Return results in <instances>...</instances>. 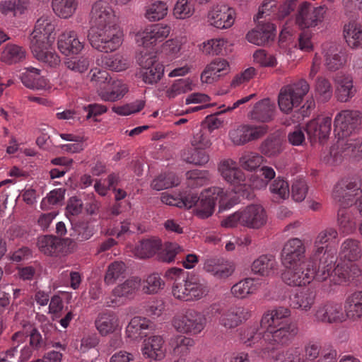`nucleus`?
Returning a JSON list of instances; mask_svg holds the SVG:
<instances>
[{"mask_svg":"<svg viewBox=\"0 0 362 362\" xmlns=\"http://www.w3.org/2000/svg\"><path fill=\"white\" fill-rule=\"evenodd\" d=\"M234 10L225 4L214 6L208 14L210 25L218 29L230 28L235 21Z\"/></svg>","mask_w":362,"mask_h":362,"instance_id":"nucleus-15","label":"nucleus"},{"mask_svg":"<svg viewBox=\"0 0 362 362\" xmlns=\"http://www.w3.org/2000/svg\"><path fill=\"white\" fill-rule=\"evenodd\" d=\"M255 290L254 280L250 278L240 281L231 288L232 293L238 298H246L248 295L253 293Z\"/></svg>","mask_w":362,"mask_h":362,"instance_id":"nucleus-57","label":"nucleus"},{"mask_svg":"<svg viewBox=\"0 0 362 362\" xmlns=\"http://www.w3.org/2000/svg\"><path fill=\"white\" fill-rule=\"evenodd\" d=\"M268 132L269 127L266 124H244L231 130L229 136L235 145L243 146L262 138Z\"/></svg>","mask_w":362,"mask_h":362,"instance_id":"nucleus-11","label":"nucleus"},{"mask_svg":"<svg viewBox=\"0 0 362 362\" xmlns=\"http://www.w3.org/2000/svg\"><path fill=\"white\" fill-rule=\"evenodd\" d=\"M194 340L192 338L178 335L171 341L173 353L175 356L184 357L189 353L190 349L194 346Z\"/></svg>","mask_w":362,"mask_h":362,"instance_id":"nucleus-48","label":"nucleus"},{"mask_svg":"<svg viewBox=\"0 0 362 362\" xmlns=\"http://www.w3.org/2000/svg\"><path fill=\"white\" fill-rule=\"evenodd\" d=\"M362 276V270L356 264L339 262L333 264L332 281L335 284L349 282Z\"/></svg>","mask_w":362,"mask_h":362,"instance_id":"nucleus-18","label":"nucleus"},{"mask_svg":"<svg viewBox=\"0 0 362 362\" xmlns=\"http://www.w3.org/2000/svg\"><path fill=\"white\" fill-rule=\"evenodd\" d=\"M161 241L158 238L142 240L135 247V255L141 259L151 257L161 248Z\"/></svg>","mask_w":362,"mask_h":362,"instance_id":"nucleus-38","label":"nucleus"},{"mask_svg":"<svg viewBox=\"0 0 362 362\" xmlns=\"http://www.w3.org/2000/svg\"><path fill=\"white\" fill-rule=\"evenodd\" d=\"M346 316L354 320L362 317V291H355L346 300Z\"/></svg>","mask_w":362,"mask_h":362,"instance_id":"nucleus-41","label":"nucleus"},{"mask_svg":"<svg viewBox=\"0 0 362 362\" xmlns=\"http://www.w3.org/2000/svg\"><path fill=\"white\" fill-rule=\"evenodd\" d=\"M103 62L105 66L115 71H124L129 66L128 59L121 54H116L110 57H105Z\"/></svg>","mask_w":362,"mask_h":362,"instance_id":"nucleus-60","label":"nucleus"},{"mask_svg":"<svg viewBox=\"0 0 362 362\" xmlns=\"http://www.w3.org/2000/svg\"><path fill=\"white\" fill-rule=\"evenodd\" d=\"M193 6L188 0H177L174 8L173 15L177 19H186L194 13Z\"/></svg>","mask_w":362,"mask_h":362,"instance_id":"nucleus-62","label":"nucleus"},{"mask_svg":"<svg viewBox=\"0 0 362 362\" xmlns=\"http://www.w3.org/2000/svg\"><path fill=\"white\" fill-rule=\"evenodd\" d=\"M179 183L178 178L173 173L160 174L155 178L151 186L153 189L160 191L165 189L177 186Z\"/></svg>","mask_w":362,"mask_h":362,"instance_id":"nucleus-55","label":"nucleus"},{"mask_svg":"<svg viewBox=\"0 0 362 362\" xmlns=\"http://www.w3.org/2000/svg\"><path fill=\"white\" fill-rule=\"evenodd\" d=\"M170 27L165 25H153L141 33L142 45L148 47L163 41L170 34Z\"/></svg>","mask_w":362,"mask_h":362,"instance_id":"nucleus-29","label":"nucleus"},{"mask_svg":"<svg viewBox=\"0 0 362 362\" xmlns=\"http://www.w3.org/2000/svg\"><path fill=\"white\" fill-rule=\"evenodd\" d=\"M26 51L16 45H6L1 55V62L8 64H16L25 59Z\"/></svg>","mask_w":362,"mask_h":362,"instance_id":"nucleus-42","label":"nucleus"},{"mask_svg":"<svg viewBox=\"0 0 362 362\" xmlns=\"http://www.w3.org/2000/svg\"><path fill=\"white\" fill-rule=\"evenodd\" d=\"M362 193V180L354 175L339 180L332 191L333 199L341 206L351 205L355 197Z\"/></svg>","mask_w":362,"mask_h":362,"instance_id":"nucleus-7","label":"nucleus"},{"mask_svg":"<svg viewBox=\"0 0 362 362\" xmlns=\"http://www.w3.org/2000/svg\"><path fill=\"white\" fill-rule=\"evenodd\" d=\"M204 270L218 279H225L233 273L234 268L230 262L223 258L211 257L205 259Z\"/></svg>","mask_w":362,"mask_h":362,"instance_id":"nucleus-23","label":"nucleus"},{"mask_svg":"<svg viewBox=\"0 0 362 362\" xmlns=\"http://www.w3.org/2000/svg\"><path fill=\"white\" fill-rule=\"evenodd\" d=\"M335 263L336 258H330L328 255H325L321 262L319 263L317 270H315L313 265L308 264V270H309V273H313L312 276H313L312 281L315 279L317 281L322 282L329 277L332 279L333 264Z\"/></svg>","mask_w":362,"mask_h":362,"instance_id":"nucleus-36","label":"nucleus"},{"mask_svg":"<svg viewBox=\"0 0 362 362\" xmlns=\"http://www.w3.org/2000/svg\"><path fill=\"white\" fill-rule=\"evenodd\" d=\"M229 70V64L225 59L216 58L208 64L201 75L203 83H211L221 75L226 74Z\"/></svg>","mask_w":362,"mask_h":362,"instance_id":"nucleus-26","label":"nucleus"},{"mask_svg":"<svg viewBox=\"0 0 362 362\" xmlns=\"http://www.w3.org/2000/svg\"><path fill=\"white\" fill-rule=\"evenodd\" d=\"M61 238L51 235L40 236L37 245L39 250L47 256L58 257L62 255Z\"/></svg>","mask_w":362,"mask_h":362,"instance_id":"nucleus-33","label":"nucleus"},{"mask_svg":"<svg viewBox=\"0 0 362 362\" xmlns=\"http://www.w3.org/2000/svg\"><path fill=\"white\" fill-rule=\"evenodd\" d=\"M168 13V2L163 0H157L146 7L145 17L150 21H158L163 19Z\"/></svg>","mask_w":362,"mask_h":362,"instance_id":"nucleus-44","label":"nucleus"},{"mask_svg":"<svg viewBox=\"0 0 362 362\" xmlns=\"http://www.w3.org/2000/svg\"><path fill=\"white\" fill-rule=\"evenodd\" d=\"M356 92L351 76H343L336 79L335 97L337 101L347 103L355 95Z\"/></svg>","mask_w":362,"mask_h":362,"instance_id":"nucleus-32","label":"nucleus"},{"mask_svg":"<svg viewBox=\"0 0 362 362\" xmlns=\"http://www.w3.org/2000/svg\"><path fill=\"white\" fill-rule=\"evenodd\" d=\"M339 209L337 212V224L339 230L345 234L352 233L356 228V223L351 214L345 209Z\"/></svg>","mask_w":362,"mask_h":362,"instance_id":"nucleus-53","label":"nucleus"},{"mask_svg":"<svg viewBox=\"0 0 362 362\" xmlns=\"http://www.w3.org/2000/svg\"><path fill=\"white\" fill-rule=\"evenodd\" d=\"M58 49L64 55L77 54L83 48V42H81L74 30H66L58 38Z\"/></svg>","mask_w":362,"mask_h":362,"instance_id":"nucleus-25","label":"nucleus"},{"mask_svg":"<svg viewBox=\"0 0 362 362\" xmlns=\"http://www.w3.org/2000/svg\"><path fill=\"white\" fill-rule=\"evenodd\" d=\"M199 198L196 212L197 216L205 218L212 215L216 202L220 204V207L224 205L227 199V194L223 189L213 187L204 190Z\"/></svg>","mask_w":362,"mask_h":362,"instance_id":"nucleus-9","label":"nucleus"},{"mask_svg":"<svg viewBox=\"0 0 362 362\" xmlns=\"http://www.w3.org/2000/svg\"><path fill=\"white\" fill-rule=\"evenodd\" d=\"M25 71L21 76V81L28 88L40 89L43 85L40 78V70L29 66L25 68Z\"/></svg>","mask_w":362,"mask_h":362,"instance_id":"nucleus-52","label":"nucleus"},{"mask_svg":"<svg viewBox=\"0 0 362 362\" xmlns=\"http://www.w3.org/2000/svg\"><path fill=\"white\" fill-rule=\"evenodd\" d=\"M90 81L98 88L100 98L105 101H116L122 98L127 92L120 83L112 81V77L107 71L100 69H91Z\"/></svg>","mask_w":362,"mask_h":362,"instance_id":"nucleus-4","label":"nucleus"},{"mask_svg":"<svg viewBox=\"0 0 362 362\" xmlns=\"http://www.w3.org/2000/svg\"><path fill=\"white\" fill-rule=\"evenodd\" d=\"M251 316L248 308L245 307H234L226 311L221 317V324L227 329L238 326L243 320H247Z\"/></svg>","mask_w":362,"mask_h":362,"instance_id":"nucleus-27","label":"nucleus"},{"mask_svg":"<svg viewBox=\"0 0 362 362\" xmlns=\"http://www.w3.org/2000/svg\"><path fill=\"white\" fill-rule=\"evenodd\" d=\"M30 6L29 0H4L0 2V12L17 16L25 13Z\"/></svg>","mask_w":362,"mask_h":362,"instance_id":"nucleus-40","label":"nucleus"},{"mask_svg":"<svg viewBox=\"0 0 362 362\" xmlns=\"http://www.w3.org/2000/svg\"><path fill=\"white\" fill-rule=\"evenodd\" d=\"M76 0H52L54 12L58 16L67 18L73 15L76 7Z\"/></svg>","mask_w":362,"mask_h":362,"instance_id":"nucleus-54","label":"nucleus"},{"mask_svg":"<svg viewBox=\"0 0 362 362\" xmlns=\"http://www.w3.org/2000/svg\"><path fill=\"white\" fill-rule=\"evenodd\" d=\"M310 90V85L305 79L283 86L278 96V105L281 112L288 114L300 105Z\"/></svg>","mask_w":362,"mask_h":362,"instance_id":"nucleus-5","label":"nucleus"},{"mask_svg":"<svg viewBox=\"0 0 362 362\" xmlns=\"http://www.w3.org/2000/svg\"><path fill=\"white\" fill-rule=\"evenodd\" d=\"M210 134L211 133L206 129H198L193 134L191 140L192 145L200 149L209 148L211 145Z\"/></svg>","mask_w":362,"mask_h":362,"instance_id":"nucleus-63","label":"nucleus"},{"mask_svg":"<svg viewBox=\"0 0 362 362\" xmlns=\"http://www.w3.org/2000/svg\"><path fill=\"white\" fill-rule=\"evenodd\" d=\"M276 26L270 22H259L255 28L248 32L246 38L252 44L264 46L274 41Z\"/></svg>","mask_w":362,"mask_h":362,"instance_id":"nucleus-16","label":"nucleus"},{"mask_svg":"<svg viewBox=\"0 0 362 362\" xmlns=\"http://www.w3.org/2000/svg\"><path fill=\"white\" fill-rule=\"evenodd\" d=\"M316 293L310 289H305L297 293L292 299L294 308L308 311L315 303Z\"/></svg>","mask_w":362,"mask_h":362,"instance_id":"nucleus-43","label":"nucleus"},{"mask_svg":"<svg viewBox=\"0 0 362 362\" xmlns=\"http://www.w3.org/2000/svg\"><path fill=\"white\" fill-rule=\"evenodd\" d=\"M339 257L341 260L356 262L362 257V247L359 240L346 239L340 245Z\"/></svg>","mask_w":362,"mask_h":362,"instance_id":"nucleus-30","label":"nucleus"},{"mask_svg":"<svg viewBox=\"0 0 362 362\" xmlns=\"http://www.w3.org/2000/svg\"><path fill=\"white\" fill-rule=\"evenodd\" d=\"M188 301L198 300L209 293L206 284L195 277L188 278Z\"/></svg>","mask_w":362,"mask_h":362,"instance_id":"nucleus-51","label":"nucleus"},{"mask_svg":"<svg viewBox=\"0 0 362 362\" xmlns=\"http://www.w3.org/2000/svg\"><path fill=\"white\" fill-rule=\"evenodd\" d=\"M96 328L102 336L114 333L119 327L117 315L113 312H107L98 315L95 322Z\"/></svg>","mask_w":362,"mask_h":362,"instance_id":"nucleus-31","label":"nucleus"},{"mask_svg":"<svg viewBox=\"0 0 362 362\" xmlns=\"http://www.w3.org/2000/svg\"><path fill=\"white\" fill-rule=\"evenodd\" d=\"M287 269L282 274L283 281L291 286H302L310 284L312 281L313 273H309L308 267L305 269L301 268L291 269L286 267Z\"/></svg>","mask_w":362,"mask_h":362,"instance_id":"nucleus-28","label":"nucleus"},{"mask_svg":"<svg viewBox=\"0 0 362 362\" xmlns=\"http://www.w3.org/2000/svg\"><path fill=\"white\" fill-rule=\"evenodd\" d=\"M315 320L322 323L341 322L345 320L341 305L334 303H327L319 305L315 311Z\"/></svg>","mask_w":362,"mask_h":362,"instance_id":"nucleus-17","label":"nucleus"},{"mask_svg":"<svg viewBox=\"0 0 362 362\" xmlns=\"http://www.w3.org/2000/svg\"><path fill=\"white\" fill-rule=\"evenodd\" d=\"M153 329V324L145 317H133L126 327V337L131 341H139Z\"/></svg>","mask_w":362,"mask_h":362,"instance_id":"nucleus-20","label":"nucleus"},{"mask_svg":"<svg viewBox=\"0 0 362 362\" xmlns=\"http://www.w3.org/2000/svg\"><path fill=\"white\" fill-rule=\"evenodd\" d=\"M182 251V247L177 243L166 242L163 250L158 254L157 259L161 262L170 263L175 260L176 255Z\"/></svg>","mask_w":362,"mask_h":362,"instance_id":"nucleus-56","label":"nucleus"},{"mask_svg":"<svg viewBox=\"0 0 362 362\" xmlns=\"http://www.w3.org/2000/svg\"><path fill=\"white\" fill-rule=\"evenodd\" d=\"M338 148L344 156H349L355 159L362 158V139H348L338 141Z\"/></svg>","mask_w":362,"mask_h":362,"instance_id":"nucleus-39","label":"nucleus"},{"mask_svg":"<svg viewBox=\"0 0 362 362\" xmlns=\"http://www.w3.org/2000/svg\"><path fill=\"white\" fill-rule=\"evenodd\" d=\"M142 354L145 358L153 361H160L165 356L164 340L158 335L146 339L143 342Z\"/></svg>","mask_w":362,"mask_h":362,"instance_id":"nucleus-24","label":"nucleus"},{"mask_svg":"<svg viewBox=\"0 0 362 362\" xmlns=\"http://www.w3.org/2000/svg\"><path fill=\"white\" fill-rule=\"evenodd\" d=\"M165 283L158 274H152L149 275L143 286V291L145 293L152 294L158 293L164 287Z\"/></svg>","mask_w":362,"mask_h":362,"instance_id":"nucleus-61","label":"nucleus"},{"mask_svg":"<svg viewBox=\"0 0 362 362\" xmlns=\"http://www.w3.org/2000/svg\"><path fill=\"white\" fill-rule=\"evenodd\" d=\"M276 262L272 255H263L254 260L251 265L252 272L262 276H270L276 269Z\"/></svg>","mask_w":362,"mask_h":362,"instance_id":"nucleus-34","label":"nucleus"},{"mask_svg":"<svg viewBox=\"0 0 362 362\" xmlns=\"http://www.w3.org/2000/svg\"><path fill=\"white\" fill-rule=\"evenodd\" d=\"M305 247L299 238H291L284 245L281 252L282 264L286 267H292L305 257Z\"/></svg>","mask_w":362,"mask_h":362,"instance_id":"nucleus-14","label":"nucleus"},{"mask_svg":"<svg viewBox=\"0 0 362 362\" xmlns=\"http://www.w3.org/2000/svg\"><path fill=\"white\" fill-rule=\"evenodd\" d=\"M259 149L262 154L267 157L276 156L282 151L281 139L270 135L261 143Z\"/></svg>","mask_w":362,"mask_h":362,"instance_id":"nucleus-49","label":"nucleus"},{"mask_svg":"<svg viewBox=\"0 0 362 362\" xmlns=\"http://www.w3.org/2000/svg\"><path fill=\"white\" fill-rule=\"evenodd\" d=\"M275 110V103L269 98H264L255 104L247 117L257 122H269L274 119Z\"/></svg>","mask_w":362,"mask_h":362,"instance_id":"nucleus-19","label":"nucleus"},{"mask_svg":"<svg viewBox=\"0 0 362 362\" xmlns=\"http://www.w3.org/2000/svg\"><path fill=\"white\" fill-rule=\"evenodd\" d=\"M137 61L142 68L141 73L144 83L155 84L161 79L164 74V66L156 59L155 55L146 53L140 56Z\"/></svg>","mask_w":362,"mask_h":362,"instance_id":"nucleus-13","label":"nucleus"},{"mask_svg":"<svg viewBox=\"0 0 362 362\" xmlns=\"http://www.w3.org/2000/svg\"><path fill=\"white\" fill-rule=\"evenodd\" d=\"M315 93L319 102H328L333 95V88L330 81L325 77L318 76L315 81Z\"/></svg>","mask_w":362,"mask_h":362,"instance_id":"nucleus-46","label":"nucleus"},{"mask_svg":"<svg viewBox=\"0 0 362 362\" xmlns=\"http://www.w3.org/2000/svg\"><path fill=\"white\" fill-rule=\"evenodd\" d=\"M291 315V310L283 306L267 311L261 320V325L266 329L260 332L256 327L243 329L240 332L241 341L247 346L258 349H267L268 346H288L299 332L297 323L290 319Z\"/></svg>","mask_w":362,"mask_h":362,"instance_id":"nucleus-1","label":"nucleus"},{"mask_svg":"<svg viewBox=\"0 0 362 362\" xmlns=\"http://www.w3.org/2000/svg\"><path fill=\"white\" fill-rule=\"evenodd\" d=\"M206 316L194 309H187L183 314L175 315L172 320L173 327L180 333L197 335L205 328Z\"/></svg>","mask_w":362,"mask_h":362,"instance_id":"nucleus-6","label":"nucleus"},{"mask_svg":"<svg viewBox=\"0 0 362 362\" xmlns=\"http://www.w3.org/2000/svg\"><path fill=\"white\" fill-rule=\"evenodd\" d=\"M182 158L187 163L203 165L209 160V156L203 149H185L182 152Z\"/></svg>","mask_w":362,"mask_h":362,"instance_id":"nucleus-50","label":"nucleus"},{"mask_svg":"<svg viewBox=\"0 0 362 362\" xmlns=\"http://www.w3.org/2000/svg\"><path fill=\"white\" fill-rule=\"evenodd\" d=\"M344 37L346 42L351 48H357L362 43L361 25L354 21L345 24L344 26Z\"/></svg>","mask_w":362,"mask_h":362,"instance_id":"nucleus-37","label":"nucleus"},{"mask_svg":"<svg viewBox=\"0 0 362 362\" xmlns=\"http://www.w3.org/2000/svg\"><path fill=\"white\" fill-rule=\"evenodd\" d=\"M267 221L264 209L259 204H250L223 219L221 226L234 228L240 225L248 228L259 229L266 224Z\"/></svg>","mask_w":362,"mask_h":362,"instance_id":"nucleus-3","label":"nucleus"},{"mask_svg":"<svg viewBox=\"0 0 362 362\" xmlns=\"http://www.w3.org/2000/svg\"><path fill=\"white\" fill-rule=\"evenodd\" d=\"M54 25L47 16L40 18L35 25V29L30 35V49L35 57L47 50L51 45L54 37L52 33Z\"/></svg>","mask_w":362,"mask_h":362,"instance_id":"nucleus-8","label":"nucleus"},{"mask_svg":"<svg viewBox=\"0 0 362 362\" xmlns=\"http://www.w3.org/2000/svg\"><path fill=\"white\" fill-rule=\"evenodd\" d=\"M264 161L263 157L257 153L247 152L239 158L240 166L247 170L253 171L259 168Z\"/></svg>","mask_w":362,"mask_h":362,"instance_id":"nucleus-58","label":"nucleus"},{"mask_svg":"<svg viewBox=\"0 0 362 362\" xmlns=\"http://www.w3.org/2000/svg\"><path fill=\"white\" fill-rule=\"evenodd\" d=\"M223 179L233 185H242L245 181V173L238 166L235 161L230 158L222 160L218 165Z\"/></svg>","mask_w":362,"mask_h":362,"instance_id":"nucleus-21","label":"nucleus"},{"mask_svg":"<svg viewBox=\"0 0 362 362\" xmlns=\"http://www.w3.org/2000/svg\"><path fill=\"white\" fill-rule=\"evenodd\" d=\"M362 125V112L358 110H344L337 114L334 126L339 137L351 135Z\"/></svg>","mask_w":362,"mask_h":362,"instance_id":"nucleus-10","label":"nucleus"},{"mask_svg":"<svg viewBox=\"0 0 362 362\" xmlns=\"http://www.w3.org/2000/svg\"><path fill=\"white\" fill-rule=\"evenodd\" d=\"M345 63L342 49L337 46H331L325 54V65L332 71L341 68Z\"/></svg>","mask_w":362,"mask_h":362,"instance_id":"nucleus-45","label":"nucleus"},{"mask_svg":"<svg viewBox=\"0 0 362 362\" xmlns=\"http://www.w3.org/2000/svg\"><path fill=\"white\" fill-rule=\"evenodd\" d=\"M325 13L324 6L313 7L310 3L304 2L298 8L296 22L302 29L315 27L323 21Z\"/></svg>","mask_w":362,"mask_h":362,"instance_id":"nucleus-12","label":"nucleus"},{"mask_svg":"<svg viewBox=\"0 0 362 362\" xmlns=\"http://www.w3.org/2000/svg\"><path fill=\"white\" fill-rule=\"evenodd\" d=\"M332 129V119L323 117L320 120H311L306 125V132L311 141L318 140L323 143L329 136Z\"/></svg>","mask_w":362,"mask_h":362,"instance_id":"nucleus-22","label":"nucleus"},{"mask_svg":"<svg viewBox=\"0 0 362 362\" xmlns=\"http://www.w3.org/2000/svg\"><path fill=\"white\" fill-rule=\"evenodd\" d=\"M89 23L88 39L94 49L108 53L120 47L123 32L114 10L107 1L98 0L92 5Z\"/></svg>","mask_w":362,"mask_h":362,"instance_id":"nucleus-2","label":"nucleus"},{"mask_svg":"<svg viewBox=\"0 0 362 362\" xmlns=\"http://www.w3.org/2000/svg\"><path fill=\"white\" fill-rule=\"evenodd\" d=\"M274 359V362H300V352L298 348H289L278 352Z\"/></svg>","mask_w":362,"mask_h":362,"instance_id":"nucleus-64","label":"nucleus"},{"mask_svg":"<svg viewBox=\"0 0 362 362\" xmlns=\"http://www.w3.org/2000/svg\"><path fill=\"white\" fill-rule=\"evenodd\" d=\"M126 266L124 262L115 261L111 263L106 271L104 281L106 284H113L125 272Z\"/></svg>","mask_w":362,"mask_h":362,"instance_id":"nucleus-59","label":"nucleus"},{"mask_svg":"<svg viewBox=\"0 0 362 362\" xmlns=\"http://www.w3.org/2000/svg\"><path fill=\"white\" fill-rule=\"evenodd\" d=\"M30 327V332L28 337H30L29 344L34 350H40L45 349L48 341L51 337L52 326L50 325H45L42 326V334L35 327L28 325Z\"/></svg>","mask_w":362,"mask_h":362,"instance_id":"nucleus-35","label":"nucleus"},{"mask_svg":"<svg viewBox=\"0 0 362 362\" xmlns=\"http://www.w3.org/2000/svg\"><path fill=\"white\" fill-rule=\"evenodd\" d=\"M140 280L137 278H131L124 283L117 286L112 291V296L119 298H129L134 296L139 288Z\"/></svg>","mask_w":362,"mask_h":362,"instance_id":"nucleus-47","label":"nucleus"}]
</instances>
